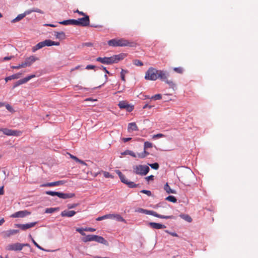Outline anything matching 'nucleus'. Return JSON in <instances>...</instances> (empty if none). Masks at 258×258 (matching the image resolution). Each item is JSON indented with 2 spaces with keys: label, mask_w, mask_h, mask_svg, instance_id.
<instances>
[{
  "label": "nucleus",
  "mask_w": 258,
  "mask_h": 258,
  "mask_svg": "<svg viewBox=\"0 0 258 258\" xmlns=\"http://www.w3.org/2000/svg\"><path fill=\"white\" fill-rule=\"evenodd\" d=\"M11 68L13 69H19L20 68H25L24 66V64L23 62L21 64H19L17 66H12Z\"/></svg>",
  "instance_id": "49530a36"
},
{
  "label": "nucleus",
  "mask_w": 258,
  "mask_h": 258,
  "mask_svg": "<svg viewBox=\"0 0 258 258\" xmlns=\"http://www.w3.org/2000/svg\"><path fill=\"white\" fill-rule=\"evenodd\" d=\"M173 71L178 74H182L183 72V69L182 67L174 68Z\"/></svg>",
  "instance_id": "58836bf2"
},
{
  "label": "nucleus",
  "mask_w": 258,
  "mask_h": 258,
  "mask_svg": "<svg viewBox=\"0 0 258 258\" xmlns=\"http://www.w3.org/2000/svg\"><path fill=\"white\" fill-rule=\"evenodd\" d=\"M76 212L74 211L64 210L61 212L60 215L62 217H72L76 214Z\"/></svg>",
  "instance_id": "6ab92c4d"
},
{
  "label": "nucleus",
  "mask_w": 258,
  "mask_h": 258,
  "mask_svg": "<svg viewBox=\"0 0 258 258\" xmlns=\"http://www.w3.org/2000/svg\"><path fill=\"white\" fill-rule=\"evenodd\" d=\"M138 130L139 128L135 122H131L128 124L127 131L129 133Z\"/></svg>",
  "instance_id": "412c9836"
},
{
  "label": "nucleus",
  "mask_w": 258,
  "mask_h": 258,
  "mask_svg": "<svg viewBox=\"0 0 258 258\" xmlns=\"http://www.w3.org/2000/svg\"><path fill=\"white\" fill-rule=\"evenodd\" d=\"M141 192L146 194L148 196H151L152 195V193L151 191L147 190L146 189H143L141 191Z\"/></svg>",
  "instance_id": "a18cd8bd"
},
{
  "label": "nucleus",
  "mask_w": 258,
  "mask_h": 258,
  "mask_svg": "<svg viewBox=\"0 0 258 258\" xmlns=\"http://www.w3.org/2000/svg\"><path fill=\"white\" fill-rule=\"evenodd\" d=\"M59 24L64 25H76L77 26V21H76V20L70 19V20H64V21L60 22Z\"/></svg>",
  "instance_id": "4be33fe9"
},
{
  "label": "nucleus",
  "mask_w": 258,
  "mask_h": 258,
  "mask_svg": "<svg viewBox=\"0 0 258 258\" xmlns=\"http://www.w3.org/2000/svg\"><path fill=\"white\" fill-rule=\"evenodd\" d=\"M144 213L145 214H147V215H151L154 217H158V218H159L161 219H174V217L172 215L164 216V215L159 214L154 211H150V210H146V209H145V210L144 211Z\"/></svg>",
  "instance_id": "0eeeda50"
},
{
  "label": "nucleus",
  "mask_w": 258,
  "mask_h": 258,
  "mask_svg": "<svg viewBox=\"0 0 258 258\" xmlns=\"http://www.w3.org/2000/svg\"><path fill=\"white\" fill-rule=\"evenodd\" d=\"M54 211V210L53 208L47 209L46 211V212L47 213H52Z\"/></svg>",
  "instance_id": "774afa93"
},
{
  "label": "nucleus",
  "mask_w": 258,
  "mask_h": 258,
  "mask_svg": "<svg viewBox=\"0 0 258 258\" xmlns=\"http://www.w3.org/2000/svg\"><path fill=\"white\" fill-rule=\"evenodd\" d=\"M36 224H37V222H34L27 223V224H16V226H17L18 228H20L21 229H22L23 230H26L28 229H29V228L34 227L36 225Z\"/></svg>",
  "instance_id": "f8f14e48"
},
{
  "label": "nucleus",
  "mask_w": 258,
  "mask_h": 258,
  "mask_svg": "<svg viewBox=\"0 0 258 258\" xmlns=\"http://www.w3.org/2000/svg\"><path fill=\"white\" fill-rule=\"evenodd\" d=\"M165 200L172 203H176L177 201V199H176V198L172 196H169L166 197Z\"/></svg>",
  "instance_id": "72a5a7b5"
},
{
  "label": "nucleus",
  "mask_w": 258,
  "mask_h": 258,
  "mask_svg": "<svg viewBox=\"0 0 258 258\" xmlns=\"http://www.w3.org/2000/svg\"><path fill=\"white\" fill-rule=\"evenodd\" d=\"M75 194L74 193H62L59 192L58 197L62 199H67L74 198Z\"/></svg>",
  "instance_id": "aec40b11"
},
{
  "label": "nucleus",
  "mask_w": 258,
  "mask_h": 258,
  "mask_svg": "<svg viewBox=\"0 0 258 258\" xmlns=\"http://www.w3.org/2000/svg\"><path fill=\"white\" fill-rule=\"evenodd\" d=\"M95 236L96 235H86L85 237H83L82 238V240L84 242H88V241H94L95 240Z\"/></svg>",
  "instance_id": "a878e982"
},
{
  "label": "nucleus",
  "mask_w": 258,
  "mask_h": 258,
  "mask_svg": "<svg viewBox=\"0 0 258 258\" xmlns=\"http://www.w3.org/2000/svg\"><path fill=\"white\" fill-rule=\"evenodd\" d=\"M149 225L151 228L155 229H164L166 228L165 225L155 222H150Z\"/></svg>",
  "instance_id": "a211bd4d"
},
{
  "label": "nucleus",
  "mask_w": 258,
  "mask_h": 258,
  "mask_svg": "<svg viewBox=\"0 0 258 258\" xmlns=\"http://www.w3.org/2000/svg\"><path fill=\"white\" fill-rule=\"evenodd\" d=\"M164 189L168 194H171H171H175L176 193L175 190L172 189L170 187L168 183H166V184L164 185Z\"/></svg>",
  "instance_id": "cd10ccee"
},
{
  "label": "nucleus",
  "mask_w": 258,
  "mask_h": 258,
  "mask_svg": "<svg viewBox=\"0 0 258 258\" xmlns=\"http://www.w3.org/2000/svg\"><path fill=\"white\" fill-rule=\"evenodd\" d=\"M32 11L33 12H37V13H39L40 14L43 13V12L41 10H40L39 9H34L32 10Z\"/></svg>",
  "instance_id": "5fc2aeb1"
},
{
  "label": "nucleus",
  "mask_w": 258,
  "mask_h": 258,
  "mask_svg": "<svg viewBox=\"0 0 258 258\" xmlns=\"http://www.w3.org/2000/svg\"><path fill=\"white\" fill-rule=\"evenodd\" d=\"M154 179V176L151 175H150L149 176H147L146 177V179L147 180V181H149L150 180H153Z\"/></svg>",
  "instance_id": "052dcab7"
},
{
  "label": "nucleus",
  "mask_w": 258,
  "mask_h": 258,
  "mask_svg": "<svg viewBox=\"0 0 258 258\" xmlns=\"http://www.w3.org/2000/svg\"><path fill=\"white\" fill-rule=\"evenodd\" d=\"M149 166L152 168H153L154 169H155V170H157L159 168V164L157 163H153V164H150Z\"/></svg>",
  "instance_id": "37998d69"
},
{
  "label": "nucleus",
  "mask_w": 258,
  "mask_h": 258,
  "mask_svg": "<svg viewBox=\"0 0 258 258\" xmlns=\"http://www.w3.org/2000/svg\"><path fill=\"white\" fill-rule=\"evenodd\" d=\"M133 63L137 66H142L143 65V62L138 59H135L133 61Z\"/></svg>",
  "instance_id": "79ce46f5"
},
{
  "label": "nucleus",
  "mask_w": 258,
  "mask_h": 258,
  "mask_svg": "<svg viewBox=\"0 0 258 258\" xmlns=\"http://www.w3.org/2000/svg\"><path fill=\"white\" fill-rule=\"evenodd\" d=\"M35 77V75H30L23 79H21V80H20L18 81H17L14 85V86L13 87L14 88H16L18 86H19V85H22L23 84H25L26 83H27L28 81H29L30 79H32V78H34Z\"/></svg>",
  "instance_id": "9d476101"
},
{
  "label": "nucleus",
  "mask_w": 258,
  "mask_h": 258,
  "mask_svg": "<svg viewBox=\"0 0 258 258\" xmlns=\"http://www.w3.org/2000/svg\"><path fill=\"white\" fill-rule=\"evenodd\" d=\"M168 76L169 74L166 71L162 70L158 71V79L159 78L162 81L166 82V81L168 80Z\"/></svg>",
  "instance_id": "2eb2a0df"
},
{
  "label": "nucleus",
  "mask_w": 258,
  "mask_h": 258,
  "mask_svg": "<svg viewBox=\"0 0 258 258\" xmlns=\"http://www.w3.org/2000/svg\"><path fill=\"white\" fill-rule=\"evenodd\" d=\"M30 214V212L27 211V210L24 211H20L17 212L14 214H13L11 217L12 218H23L27 215Z\"/></svg>",
  "instance_id": "ddd939ff"
},
{
  "label": "nucleus",
  "mask_w": 258,
  "mask_h": 258,
  "mask_svg": "<svg viewBox=\"0 0 258 258\" xmlns=\"http://www.w3.org/2000/svg\"><path fill=\"white\" fill-rule=\"evenodd\" d=\"M150 168L148 166L138 165L133 167V171L135 173L141 175H145L149 171Z\"/></svg>",
  "instance_id": "20e7f679"
},
{
  "label": "nucleus",
  "mask_w": 258,
  "mask_h": 258,
  "mask_svg": "<svg viewBox=\"0 0 258 258\" xmlns=\"http://www.w3.org/2000/svg\"><path fill=\"white\" fill-rule=\"evenodd\" d=\"M180 217L188 222H191L192 221V218L188 215L181 214L180 215Z\"/></svg>",
  "instance_id": "c756f323"
},
{
  "label": "nucleus",
  "mask_w": 258,
  "mask_h": 258,
  "mask_svg": "<svg viewBox=\"0 0 258 258\" xmlns=\"http://www.w3.org/2000/svg\"><path fill=\"white\" fill-rule=\"evenodd\" d=\"M150 98L154 100H160L162 98V95L160 94H156L152 96Z\"/></svg>",
  "instance_id": "a19ab883"
},
{
  "label": "nucleus",
  "mask_w": 258,
  "mask_h": 258,
  "mask_svg": "<svg viewBox=\"0 0 258 258\" xmlns=\"http://www.w3.org/2000/svg\"><path fill=\"white\" fill-rule=\"evenodd\" d=\"M55 37L59 39H64L66 38L65 33L62 32H54Z\"/></svg>",
  "instance_id": "bb28decb"
},
{
  "label": "nucleus",
  "mask_w": 258,
  "mask_h": 258,
  "mask_svg": "<svg viewBox=\"0 0 258 258\" xmlns=\"http://www.w3.org/2000/svg\"><path fill=\"white\" fill-rule=\"evenodd\" d=\"M59 44L60 43L59 42H55L50 39H46L43 41L39 42L36 45L34 46L32 48V50L34 52L37 50L41 49L45 46H50L52 45L58 46Z\"/></svg>",
  "instance_id": "7ed1b4c3"
},
{
  "label": "nucleus",
  "mask_w": 258,
  "mask_h": 258,
  "mask_svg": "<svg viewBox=\"0 0 258 258\" xmlns=\"http://www.w3.org/2000/svg\"><path fill=\"white\" fill-rule=\"evenodd\" d=\"M114 216H115L114 214H107V219H114Z\"/></svg>",
  "instance_id": "4d7b16f0"
},
{
  "label": "nucleus",
  "mask_w": 258,
  "mask_h": 258,
  "mask_svg": "<svg viewBox=\"0 0 258 258\" xmlns=\"http://www.w3.org/2000/svg\"><path fill=\"white\" fill-rule=\"evenodd\" d=\"M153 147V144L149 142H145L144 143V150H147L148 148H151Z\"/></svg>",
  "instance_id": "c9c22d12"
},
{
  "label": "nucleus",
  "mask_w": 258,
  "mask_h": 258,
  "mask_svg": "<svg viewBox=\"0 0 258 258\" xmlns=\"http://www.w3.org/2000/svg\"><path fill=\"white\" fill-rule=\"evenodd\" d=\"M95 66H93V65H88L87 66V67H86V69H87V70H90V69H94L95 68Z\"/></svg>",
  "instance_id": "680f3d73"
},
{
  "label": "nucleus",
  "mask_w": 258,
  "mask_h": 258,
  "mask_svg": "<svg viewBox=\"0 0 258 258\" xmlns=\"http://www.w3.org/2000/svg\"><path fill=\"white\" fill-rule=\"evenodd\" d=\"M118 106L121 109H125L128 112H131L134 109L133 106L128 104L127 102L123 101L119 102Z\"/></svg>",
  "instance_id": "9b49d317"
},
{
  "label": "nucleus",
  "mask_w": 258,
  "mask_h": 258,
  "mask_svg": "<svg viewBox=\"0 0 258 258\" xmlns=\"http://www.w3.org/2000/svg\"><path fill=\"white\" fill-rule=\"evenodd\" d=\"M75 13H78L79 15H82V16H85V15H87L85 13H84V12H81V11H79L78 10H76V11L74 12Z\"/></svg>",
  "instance_id": "bf43d9fd"
},
{
  "label": "nucleus",
  "mask_w": 258,
  "mask_h": 258,
  "mask_svg": "<svg viewBox=\"0 0 258 258\" xmlns=\"http://www.w3.org/2000/svg\"><path fill=\"white\" fill-rule=\"evenodd\" d=\"M19 232L18 230L15 229H10L7 231H4L3 232V235L4 237L8 238L10 237L11 236L15 235L18 233Z\"/></svg>",
  "instance_id": "dca6fc26"
},
{
  "label": "nucleus",
  "mask_w": 258,
  "mask_h": 258,
  "mask_svg": "<svg viewBox=\"0 0 258 258\" xmlns=\"http://www.w3.org/2000/svg\"><path fill=\"white\" fill-rule=\"evenodd\" d=\"M68 154L69 155L70 157L72 159H74V160H75L76 162H77V161H78V160H79V158H78L77 157H76V156H74V155H72V154H70V153H68Z\"/></svg>",
  "instance_id": "864d4df0"
},
{
  "label": "nucleus",
  "mask_w": 258,
  "mask_h": 258,
  "mask_svg": "<svg viewBox=\"0 0 258 258\" xmlns=\"http://www.w3.org/2000/svg\"><path fill=\"white\" fill-rule=\"evenodd\" d=\"M0 132H2L5 135L8 136L19 137L21 136L22 132L18 130H13L7 128H0Z\"/></svg>",
  "instance_id": "423d86ee"
},
{
  "label": "nucleus",
  "mask_w": 258,
  "mask_h": 258,
  "mask_svg": "<svg viewBox=\"0 0 258 258\" xmlns=\"http://www.w3.org/2000/svg\"><path fill=\"white\" fill-rule=\"evenodd\" d=\"M84 230H85V231L94 232V231H95L96 230H95V229L93 228H85V229H84Z\"/></svg>",
  "instance_id": "6e6d98bb"
},
{
  "label": "nucleus",
  "mask_w": 258,
  "mask_h": 258,
  "mask_svg": "<svg viewBox=\"0 0 258 258\" xmlns=\"http://www.w3.org/2000/svg\"><path fill=\"white\" fill-rule=\"evenodd\" d=\"M94 241H96L100 243H102L105 245L107 244V241L102 236L96 235Z\"/></svg>",
  "instance_id": "b1692460"
},
{
  "label": "nucleus",
  "mask_w": 258,
  "mask_h": 258,
  "mask_svg": "<svg viewBox=\"0 0 258 258\" xmlns=\"http://www.w3.org/2000/svg\"><path fill=\"white\" fill-rule=\"evenodd\" d=\"M125 184H126L127 186L130 188H135L139 186V184H136L134 182L128 180L127 181Z\"/></svg>",
  "instance_id": "473e14b6"
},
{
  "label": "nucleus",
  "mask_w": 258,
  "mask_h": 258,
  "mask_svg": "<svg viewBox=\"0 0 258 258\" xmlns=\"http://www.w3.org/2000/svg\"><path fill=\"white\" fill-rule=\"evenodd\" d=\"M115 172L119 176V178H120L121 181L122 182H123V183L126 184V183L128 181V180L126 178V177L119 170H116L115 171Z\"/></svg>",
  "instance_id": "5701e85b"
},
{
  "label": "nucleus",
  "mask_w": 258,
  "mask_h": 258,
  "mask_svg": "<svg viewBox=\"0 0 258 258\" xmlns=\"http://www.w3.org/2000/svg\"><path fill=\"white\" fill-rule=\"evenodd\" d=\"M6 249L10 251H18L22 249V245L20 243L10 244L6 246Z\"/></svg>",
  "instance_id": "1a4fd4ad"
},
{
  "label": "nucleus",
  "mask_w": 258,
  "mask_h": 258,
  "mask_svg": "<svg viewBox=\"0 0 258 258\" xmlns=\"http://www.w3.org/2000/svg\"><path fill=\"white\" fill-rule=\"evenodd\" d=\"M59 192L57 191H46V194L48 195H50L51 196H57L58 197L59 196Z\"/></svg>",
  "instance_id": "4c0bfd02"
},
{
  "label": "nucleus",
  "mask_w": 258,
  "mask_h": 258,
  "mask_svg": "<svg viewBox=\"0 0 258 258\" xmlns=\"http://www.w3.org/2000/svg\"><path fill=\"white\" fill-rule=\"evenodd\" d=\"M107 219V215H104V216L98 217L96 219V220L97 221H101V220H104V219Z\"/></svg>",
  "instance_id": "603ef678"
},
{
  "label": "nucleus",
  "mask_w": 258,
  "mask_h": 258,
  "mask_svg": "<svg viewBox=\"0 0 258 258\" xmlns=\"http://www.w3.org/2000/svg\"><path fill=\"white\" fill-rule=\"evenodd\" d=\"M38 60V58L36 57L34 55L30 56L29 57L26 58L25 61L23 62L24 67L30 66L33 62L36 60Z\"/></svg>",
  "instance_id": "4468645a"
},
{
  "label": "nucleus",
  "mask_w": 258,
  "mask_h": 258,
  "mask_svg": "<svg viewBox=\"0 0 258 258\" xmlns=\"http://www.w3.org/2000/svg\"><path fill=\"white\" fill-rule=\"evenodd\" d=\"M165 137V135L162 134H158L156 135H154L153 136V139L160 138H162V137Z\"/></svg>",
  "instance_id": "de8ad7c7"
},
{
  "label": "nucleus",
  "mask_w": 258,
  "mask_h": 258,
  "mask_svg": "<svg viewBox=\"0 0 258 258\" xmlns=\"http://www.w3.org/2000/svg\"><path fill=\"white\" fill-rule=\"evenodd\" d=\"M4 194V186L0 187V195Z\"/></svg>",
  "instance_id": "338daca9"
},
{
  "label": "nucleus",
  "mask_w": 258,
  "mask_h": 258,
  "mask_svg": "<svg viewBox=\"0 0 258 258\" xmlns=\"http://www.w3.org/2000/svg\"><path fill=\"white\" fill-rule=\"evenodd\" d=\"M76 231L77 232H79L83 236L86 235V234L84 232V231H85L84 229H83L82 228H77L76 229Z\"/></svg>",
  "instance_id": "c03bdc74"
},
{
  "label": "nucleus",
  "mask_w": 258,
  "mask_h": 258,
  "mask_svg": "<svg viewBox=\"0 0 258 258\" xmlns=\"http://www.w3.org/2000/svg\"><path fill=\"white\" fill-rule=\"evenodd\" d=\"M65 183V182L63 180H59L55 182H49L45 184H43L41 185V186H58L60 185H62Z\"/></svg>",
  "instance_id": "f3484780"
},
{
  "label": "nucleus",
  "mask_w": 258,
  "mask_h": 258,
  "mask_svg": "<svg viewBox=\"0 0 258 258\" xmlns=\"http://www.w3.org/2000/svg\"><path fill=\"white\" fill-rule=\"evenodd\" d=\"M165 82L168 84L170 88L174 89L176 87L175 84L172 81L167 80Z\"/></svg>",
  "instance_id": "ea45409f"
},
{
  "label": "nucleus",
  "mask_w": 258,
  "mask_h": 258,
  "mask_svg": "<svg viewBox=\"0 0 258 258\" xmlns=\"http://www.w3.org/2000/svg\"><path fill=\"white\" fill-rule=\"evenodd\" d=\"M122 155H129L133 157H137V155H136V154L133 152L132 151L126 150L123 152L121 153Z\"/></svg>",
  "instance_id": "c85d7f7f"
},
{
  "label": "nucleus",
  "mask_w": 258,
  "mask_h": 258,
  "mask_svg": "<svg viewBox=\"0 0 258 258\" xmlns=\"http://www.w3.org/2000/svg\"><path fill=\"white\" fill-rule=\"evenodd\" d=\"M14 56H6V57H5L4 58H3V60L4 61H6V60H10L11 58H12Z\"/></svg>",
  "instance_id": "0e129e2a"
},
{
  "label": "nucleus",
  "mask_w": 258,
  "mask_h": 258,
  "mask_svg": "<svg viewBox=\"0 0 258 258\" xmlns=\"http://www.w3.org/2000/svg\"><path fill=\"white\" fill-rule=\"evenodd\" d=\"M26 16V14H21L19 15L16 18L12 20L13 23L18 22L22 20L24 17Z\"/></svg>",
  "instance_id": "2f4dec72"
},
{
  "label": "nucleus",
  "mask_w": 258,
  "mask_h": 258,
  "mask_svg": "<svg viewBox=\"0 0 258 258\" xmlns=\"http://www.w3.org/2000/svg\"><path fill=\"white\" fill-rule=\"evenodd\" d=\"M158 71L152 67L150 68L145 74V78L147 80L155 81L158 79Z\"/></svg>",
  "instance_id": "39448f33"
},
{
  "label": "nucleus",
  "mask_w": 258,
  "mask_h": 258,
  "mask_svg": "<svg viewBox=\"0 0 258 258\" xmlns=\"http://www.w3.org/2000/svg\"><path fill=\"white\" fill-rule=\"evenodd\" d=\"M126 72V71H124L123 70H122L121 72L120 73L121 80L123 81H125L124 73Z\"/></svg>",
  "instance_id": "09e8293b"
},
{
  "label": "nucleus",
  "mask_w": 258,
  "mask_h": 258,
  "mask_svg": "<svg viewBox=\"0 0 258 258\" xmlns=\"http://www.w3.org/2000/svg\"><path fill=\"white\" fill-rule=\"evenodd\" d=\"M77 162H79V163L84 165H87V164L83 160H81L79 159V160L77 161Z\"/></svg>",
  "instance_id": "69168bd1"
},
{
  "label": "nucleus",
  "mask_w": 258,
  "mask_h": 258,
  "mask_svg": "<svg viewBox=\"0 0 258 258\" xmlns=\"http://www.w3.org/2000/svg\"><path fill=\"white\" fill-rule=\"evenodd\" d=\"M101 172H102L103 173V176L105 178H113V177H114V176L113 175H112L111 174H110L108 172L101 171V172H99V173H100Z\"/></svg>",
  "instance_id": "f704fd0d"
},
{
  "label": "nucleus",
  "mask_w": 258,
  "mask_h": 258,
  "mask_svg": "<svg viewBox=\"0 0 258 258\" xmlns=\"http://www.w3.org/2000/svg\"><path fill=\"white\" fill-rule=\"evenodd\" d=\"M166 232L169 234H170L171 235L174 236V237H178V235L175 232H169L168 230H166Z\"/></svg>",
  "instance_id": "13d9d810"
},
{
  "label": "nucleus",
  "mask_w": 258,
  "mask_h": 258,
  "mask_svg": "<svg viewBox=\"0 0 258 258\" xmlns=\"http://www.w3.org/2000/svg\"><path fill=\"white\" fill-rule=\"evenodd\" d=\"M21 75L22 73H17L12 76L7 77L5 78V81L6 82H7L8 81L11 80L19 79L21 77Z\"/></svg>",
  "instance_id": "393cba45"
},
{
  "label": "nucleus",
  "mask_w": 258,
  "mask_h": 258,
  "mask_svg": "<svg viewBox=\"0 0 258 258\" xmlns=\"http://www.w3.org/2000/svg\"><path fill=\"white\" fill-rule=\"evenodd\" d=\"M118 221H121L125 223V220L119 214H115L114 218Z\"/></svg>",
  "instance_id": "e433bc0d"
},
{
  "label": "nucleus",
  "mask_w": 258,
  "mask_h": 258,
  "mask_svg": "<svg viewBox=\"0 0 258 258\" xmlns=\"http://www.w3.org/2000/svg\"><path fill=\"white\" fill-rule=\"evenodd\" d=\"M126 56V54L121 53L108 57H99L96 58V60L104 64H110L118 62L119 61L122 60Z\"/></svg>",
  "instance_id": "f257e3e1"
},
{
  "label": "nucleus",
  "mask_w": 258,
  "mask_h": 258,
  "mask_svg": "<svg viewBox=\"0 0 258 258\" xmlns=\"http://www.w3.org/2000/svg\"><path fill=\"white\" fill-rule=\"evenodd\" d=\"M5 106H6V108H7L9 111H10V112H13V111H14V109H13V108H12V107L10 105H9V104H6V105H5Z\"/></svg>",
  "instance_id": "3c124183"
},
{
  "label": "nucleus",
  "mask_w": 258,
  "mask_h": 258,
  "mask_svg": "<svg viewBox=\"0 0 258 258\" xmlns=\"http://www.w3.org/2000/svg\"><path fill=\"white\" fill-rule=\"evenodd\" d=\"M148 155H149V153L146 151V150H144L143 152L138 154L137 157L139 158H144Z\"/></svg>",
  "instance_id": "7c9ffc66"
},
{
  "label": "nucleus",
  "mask_w": 258,
  "mask_h": 258,
  "mask_svg": "<svg viewBox=\"0 0 258 258\" xmlns=\"http://www.w3.org/2000/svg\"><path fill=\"white\" fill-rule=\"evenodd\" d=\"M77 26H81L83 27H86L89 25L90 19L88 15H85L82 18H79L76 20Z\"/></svg>",
  "instance_id": "6e6552de"
},
{
  "label": "nucleus",
  "mask_w": 258,
  "mask_h": 258,
  "mask_svg": "<svg viewBox=\"0 0 258 258\" xmlns=\"http://www.w3.org/2000/svg\"><path fill=\"white\" fill-rule=\"evenodd\" d=\"M79 205V204H68L67 207L69 209H73Z\"/></svg>",
  "instance_id": "8fccbe9b"
},
{
  "label": "nucleus",
  "mask_w": 258,
  "mask_h": 258,
  "mask_svg": "<svg viewBox=\"0 0 258 258\" xmlns=\"http://www.w3.org/2000/svg\"><path fill=\"white\" fill-rule=\"evenodd\" d=\"M131 138H122V141H123V142L125 143L131 140Z\"/></svg>",
  "instance_id": "e2e57ef3"
},
{
  "label": "nucleus",
  "mask_w": 258,
  "mask_h": 258,
  "mask_svg": "<svg viewBox=\"0 0 258 258\" xmlns=\"http://www.w3.org/2000/svg\"><path fill=\"white\" fill-rule=\"evenodd\" d=\"M108 45L110 46L116 47V46H135V43L130 42L128 40L124 38L120 39H112L107 42Z\"/></svg>",
  "instance_id": "f03ea898"
}]
</instances>
